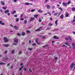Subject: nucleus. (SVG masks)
<instances>
[{
    "label": "nucleus",
    "mask_w": 75,
    "mask_h": 75,
    "mask_svg": "<svg viewBox=\"0 0 75 75\" xmlns=\"http://www.w3.org/2000/svg\"><path fill=\"white\" fill-rule=\"evenodd\" d=\"M4 41H5V42H7L8 41L7 38L6 37H4Z\"/></svg>",
    "instance_id": "f257e3e1"
},
{
    "label": "nucleus",
    "mask_w": 75,
    "mask_h": 75,
    "mask_svg": "<svg viewBox=\"0 0 75 75\" xmlns=\"http://www.w3.org/2000/svg\"><path fill=\"white\" fill-rule=\"evenodd\" d=\"M42 27H40L39 28H38V29H37L36 30H35V32H36L37 31H41V29L42 28Z\"/></svg>",
    "instance_id": "f03ea898"
},
{
    "label": "nucleus",
    "mask_w": 75,
    "mask_h": 75,
    "mask_svg": "<svg viewBox=\"0 0 75 75\" xmlns=\"http://www.w3.org/2000/svg\"><path fill=\"white\" fill-rule=\"evenodd\" d=\"M62 4L63 6H64L65 7H67V3H64V2H62Z\"/></svg>",
    "instance_id": "7ed1b4c3"
},
{
    "label": "nucleus",
    "mask_w": 75,
    "mask_h": 75,
    "mask_svg": "<svg viewBox=\"0 0 75 75\" xmlns=\"http://www.w3.org/2000/svg\"><path fill=\"white\" fill-rule=\"evenodd\" d=\"M74 66H75V64L74 63H72L70 66V67L71 68H73Z\"/></svg>",
    "instance_id": "20e7f679"
},
{
    "label": "nucleus",
    "mask_w": 75,
    "mask_h": 75,
    "mask_svg": "<svg viewBox=\"0 0 75 75\" xmlns=\"http://www.w3.org/2000/svg\"><path fill=\"white\" fill-rule=\"evenodd\" d=\"M14 41L15 42H16V43H18V39H15L14 40Z\"/></svg>",
    "instance_id": "39448f33"
},
{
    "label": "nucleus",
    "mask_w": 75,
    "mask_h": 75,
    "mask_svg": "<svg viewBox=\"0 0 75 75\" xmlns=\"http://www.w3.org/2000/svg\"><path fill=\"white\" fill-rule=\"evenodd\" d=\"M0 3L2 6H4V5H5V3L3 1H1Z\"/></svg>",
    "instance_id": "423d86ee"
},
{
    "label": "nucleus",
    "mask_w": 75,
    "mask_h": 75,
    "mask_svg": "<svg viewBox=\"0 0 75 75\" xmlns=\"http://www.w3.org/2000/svg\"><path fill=\"white\" fill-rule=\"evenodd\" d=\"M72 47L73 48L74 50H75V44L74 43H72Z\"/></svg>",
    "instance_id": "0eeeda50"
},
{
    "label": "nucleus",
    "mask_w": 75,
    "mask_h": 75,
    "mask_svg": "<svg viewBox=\"0 0 75 75\" xmlns=\"http://www.w3.org/2000/svg\"><path fill=\"white\" fill-rule=\"evenodd\" d=\"M47 7L48 9H50V8H51V6L49 5H47Z\"/></svg>",
    "instance_id": "6e6552de"
},
{
    "label": "nucleus",
    "mask_w": 75,
    "mask_h": 75,
    "mask_svg": "<svg viewBox=\"0 0 75 75\" xmlns=\"http://www.w3.org/2000/svg\"><path fill=\"white\" fill-rule=\"evenodd\" d=\"M65 16L66 17H69V15L68 13H66L65 15Z\"/></svg>",
    "instance_id": "1a4fd4ad"
},
{
    "label": "nucleus",
    "mask_w": 75,
    "mask_h": 75,
    "mask_svg": "<svg viewBox=\"0 0 75 75\" xmlns=\"http://www.w3.org/2000/svg\"><path fill=\"white\" fill-rule=\"evenodd\" d=\"M4 47H9V45L8 44H5V45H4Z\"/></svg>",
    "instance_id": "9d476101"
},
{
    "label": "nucleus",
    "mask_w": 75,
    "mask_h": 75,
    "mask_svg": "<svg viewBox=\"0 0 75 75\" xmlns=\"http://www.w3.org/2000/svg\"><path fill=\"white\" fill-rule=\"evenodd\" d=\"M71 10L73 11H75V8L74 7H73L71 8Z\"/></svg>",
    "instance_id": "9b49d317"
},
{
    "label": "nucleus",
    "mask_w": 75,
    "mask_h": 75,
    "mask_svg": "<svg viewBox=\"0 0 75 75\" xmlns=\"http://www.w3.org/2000/svg\"><path fill=\"white\" fill-rule=\"evenodd\" d=\"M35 19V18H30V21H33V20H34Z\"/></svg>",
    "instance_id": "f8f14e48"
},
{
    "label": "nucleus",
    "mask_w": 75,
    "mask_h": 75,
    "mask_svg": "<svg viewBox=\"0 0 75 75\" xmlns=\"http://www.w3.org/2000/svg\"><path fill=\"white\" fill-rule=\"evenodd\" d=\"M38 16V15L35 14L34 15V17L35 18H37Z\"/></svg>",
    "instance_id": "ddd939ff"
},
{
    "label": "nucleus",
    "mask_w": 75,
    "mask_h": 75,
    "mask_svg": "<svg viewBox=\"0 0 75 75\" xmlns=\"http://www.w3.org/2000/svg\"><path fill=\"white\" fill-rule=\"evenodd\" d=\"M22 35L23 36H24L25 35V32H23L22 33Z\"/></svg>",
    "instance_id": "4468645a"
},
{
    "label": "nucleus",
    "mask_w": 75,
    "mask_h": 75,
    "mask_svg": "<svg viewBox=\"0 0 75 75\" xmlns=\"http://www.w3.org/2000/svg\"><path fill=\"white\" fill-rule=\"evenodd\" d=\"M8 12H10V11H9V10H7L5 11V14H6V13H8Z\"/></svg>",
    "instance_id": "2eb2a0df"
},
{
    "label": "nucleus",
    "mask_w": 75,
    "mask_h": 75,
    "mask_svg": "<svg viewBox=\"0 0 75 75\" xmlns=\"http://www.w3.org/2000/svg\"><path fill=\"white\" fill-rule=\"evenodd\" d=\"M0 24H1V25H4V23H2V21H0Z\"/></svg>",
    "instance_id": "dca6fc26"
},
{
    "label": "nucleus",
    "mask_w": 75,
    "mask_h": 75,
    "mask_svg": "<svg viewBox=\"0 0 75 75\" xmlns=\"http://www.w3.org/2000/svg\"><path fill=\"white\" fill-rule=\"evenodd\" d=\"M14 28L15 29V30H18V28H17V26H14Z\"/></svg>",
    "instance_id": "f3484780"
},
{
    "label": "nucleus",
    "mask_w": 75,
    "mask_h": 75,
    "mask_svg": "<svg viewBox=\"0 0 75 75\" xmlns=\"http://www.w3.org/2000/svg\"><path fill=\"white\" fill-rule=\"evenodd\" d=\"M27 20H25L23 24H27Z\"/></svg>",
    "instance_id": "a211bd4d"
},
{
    "label": "nucleus",
    "mask_w": 75,
    "mask_h": 75,
    "mask_svg": "<svg viewBox=\"0 0 75 75\" xmlns=\"http://www.w3.org/2000/svg\"><path fill=\"white\" fill-rule=\"evenodd\" d=\"M58 8L59 9V10H61V11H63V10L62 9V8L61 7H59Z\"/></svg>",
    "instance_id": "6ab92c4d"
},
{
    "label": "nucleus",
    "mask_w": 75,
    "mask_h": 75,
    "mask_svg": "<svg viewBox=\"0 0 75 75\" xmlns=\"http://www.w3.org/2000/svg\"><path fill=\"white\" fill-rule=\"evenodd\" d=\"M60 18H61V19H62L63 18H64V15H61L60 16Z\"/></svg>",
    "instance_id": "aec40b11"
},
{
    "label": "nucleus",
    "mask_w": 75,
    "mask_h": 75,
    "mask_svg": "<svg viewBox=\"0 0 75 75\" xmlns=\"http://www.w3.org/2000/svg\"><path fill=\"white\" fill-rule=\"evenodd\" d=\"M71 1H69L68 2L67 4L68 5H69V4H71Z\"/></svg>",
    "instance_id": "412c9836"
},
{
    "label": "nucleus",
    "mask_w": 75,
    "mask_h": 75,
    "mask_svg": "<svg viewBox=\"0 0 75 75\" xmlns=\"http://www.w3.org/2000/svg\"><path fill=\"white\" fill-rule=\"evenodd\" d=\"M14 52H15V51L14 50L12 51L11 54H14Z\"/></svg>",
    "instance_id": "4be33fe9"
},
{
    "label": "nucleus",
    "mask_w": 75,
    "mask_h": 75,
    "mask_svg": "<svg viewBox=\"0 0 75 75\" xmlns=\"http://www.w3.org/2000/svg\"><path fill=\"white\" fill-rule=\"evenodd\" d=\"M38 12V13H42L43 11L41 10H39Z\"/></svg>",
    "instance_id": "5701e85b"
},
{
    "label": "nucleus",
    "mask_w": 75,
    "mask_h": 75,
    "mask_svg": "<svg viewBox=\"0 0 75 75\" xmlns=\"http://www.w3.org/2000/svg\"><path fill=\"white\" fill-rule=\"evenodd\" d=\"M48 26H52V25H53V24H51V23H50L49 25H48Z\"/></svg>",
    "instance_id": "b1692460"
},
{
    "label": "nucleus",
    "mask_w": 75,
    "mask_h": 75,
    "mask_svg": "<svg viewBox=\"0 0 75 75\" xmlns=\"http://www.w3.org/2000/svg\"><path fill=\"white\" fill-rule=\"evenodd\" d=\"M16 22H17L18 21H19V18H16Z\"/></svg>",
    "instance_id": "393cba45"
},
{
    "label": "nucleus",
    "mask_w": 75,
    "mask_h": 75,
    "mask_svg": "<svg viewBox=\"0 0 75 75\" xmlns=\"http://www.w3.org/2000/svg\"><path fill=\"white\" fill-rule=\"evenodd\" d=\"M24 67V66H22V67H21L20 68H19V71H21V69H22V68Z\"/></svg>",
    "instance_id": "a878e982"
},
{
    "label": "nucleus",
    "mask_w": 75,
    "mask_h": 75,
    "mask_svg": "<svg viewBox=\"0 0 75 75\" xmlns=\"http://www.w3.org/2000/svg\"><path fill=\"white\" fill-rule=\"evenodd\" d=\"M69 38L70 41H72V39L70 36H69Z\"/></svg>",
    "instance_id": "bb28decb"
},
{
    "label": "nucleus",
    "mask_w": 75,
    "mask_h": 75,
    "mask_svg": "<svg viewBox=\"0 0 75 75\" xmlns=\"http://www.w3.org/2000/svg\"><path fill=\"white\" fill-rule=\"evenodd\" d=\"M26 33H31V32H30V31L27 30L26 31Z\"/></svg>",
    "instance_id": "cd10ccee"
},
{
    "label": "nucleus",
    "mask_w": 75,
    "mask_h": 75,
    "mask_svg": "<svg viewBox=\"0 0 75 75\" xmlns=\"http://www.w3.org/2000/svg\"><path fill=\"white\" fill-rule=\"evenodd\" d=\"M16 13V11L14 10V11L12 13V14H14Z\"/></svg>",
    "instance_id": "c85d7f7f"
},
{
    "label": "nucleus",
    "mask_w": 75,
    "mask_h": 75,
    "mask_svg": "<svg viewBox=\"0 0 75 75\" xmlns=\"http://www.w3.org/2000/svg\"><path fill=\"white\" fill-rule=\"evenodd\" d=\"M25 4L26 5H29V3H28V2L25 3Z\"/></svg>",
    "instance_id": "c756f323"
},
{
    "label": "nucleus",
    "mask_w": 75,
    "mask_h": 75,
    "mask_svg": "<svg viewBox=\"0 0 75 75\" xmlns=\"http://www.w3.org/2000/svg\"><path fill=\"white\" fill-rule=\"evenodd\" d=\"M22 54V52H21V51H20L18 53V55H20V54Z\"/></svg>",
    "instance_id": "7c9ffc66"
},
{
    "label": "nucleus",
    "mask_w": 75,
    "mask_h": 75,
    "mask_svg": "<svg viewBox=\"0 0 75 75\" xmlns=\"http://www.w3.org/2000/svg\"><path fill=\"white\" fill-rule=\"evenodd\" d=\"M51 29V28H47L46 29V30H50Z\"/></svg>",
    "instance_id": "2f4dec72"
},
{
    "label": "nucleus",
    "mask_w": 75,
    "mask_h": 75,
    "mask_svg": "<svg viewBox=\"0 0 75 75\" xmlns=\"http://www.w3.org/2000/svg\"><path fill=\"white\" fill-rule=\"evenodd\" d=\"M64 44H65L66 45H68L69 46V45L68 44V43H65Z\"/></svg>",
    "instance_id": "473e14b6"
},
{
    "label": "nucleus",
    "mask_w": 75,
    "mask_h": 75,
    "mask_svg": "<svg viewBox=\"0 0 75 75\" xmlns=\"http://www.w3.org/2000/svg\"><path fill=\"white\" fill-rule=\"evenodd\" d=\"M35 11V9H33L31 10V12H34V11Z\"/></svg>",
    "instance_id": "72a5a7b5"
},
{
    "label": "nucleus",
    "mask_w": 75,
    "mask_h": 75,
    "mask_svg": "<svg viewBox=\"0 0 75 75\" xmlns=\"http://www.w3.org/2000/svg\"><path fill=\"white\" fill-rule=\"evenodd\" d=\"M3 64H4V62H1L0 63V65H3Z\"/></svg>",
    "instance_id": "f704fd0d"
},
{
    "label": "nucleus",
    "mask_w": 75,
    "mask_h": 75,
    "mask_svg": "<svg viewBox=\"0 0 75 75\" xmlns=\"http://www.w3.org/2000/svg\"><path fill=\"white\" fill-rule=\"evenodd\" d=\"M32 45L33 46H34V45H36V43H34L32 44Z\"/></svg>",
    "instance_id": "c9c22d12"
},
{
    "label": "nucleus",
    "mask_w": 75,
    "mask_h": 75,
    "mask_svg": "<svg viewBox=\"0 0 75 75\" xmlns=\"http://www.w3.org/2000/svg\"><path fill=\"white\" fill-rule=\"evenodd\" d=\"M3 59H6V60L7 59H8V58L7 57L3 58Z\"/></svg>",
    "instance_id": "e433bc0d"
},
{
    "label": "nucleus",
    "mask_w": 75,
    "mask_h": 75,
    "mask_svg": "<svg viewBox=\"0 0 75 75\" xmlns=\"http://www.w3.org/2000/svg\"><path fill=\"white\" fill-rule=\"evenodd\" d=\"M54 59H55V62L54 63H56V61L57 60V57H54Z\"/></svg>",
    "instance_id": "4c0bfd02"
},
{
    "label": "nucleus",
    "mask_w": 75,
    "mask_h": 75,
    "mask_svg": "<svg viewBox=\"0 0 75 75\" xmlns=\"http://www.w3.org/2000/svg\"><path fill=\"white\" fill-rule=\"evenodd\" d=\"M39 22H41L42 21V20L41 19V18H40L39 20Z\"/></svg>",
    "instance_id": "58836bf2"
},
{
    "label": "nucleus",
    "mask_w": 75,
    "mask_h": 75,
    "mask_svg": "<svg viewBox=\"0 0 75 75\" xmlns=\"http://www.w3.org/2000/svg\"><path fill=\"white\" fill-rule=\"evenodd\" d=\"M36 44H37L38 45H40L41 44V43H39L38 42L36 43Z\"/></svg>",
    "instance_id": "ea45409f"
},
{
    "label": "nucleus",
    "mask_w": 75,
    "mask_h": 75,
    "mask_svg": "<svg viewBox=\"0 0 75 75\" xmlns=\"http://www.w3.org/2000/svg\"><path fill=\"white\" fill-rule=\"evenodd\" d=\"M3 9H4V10H6V8H7L5 7H3Z\"/></svg>",
    "instance_id": "a19ab883"
},
{
    "label": "nucleus",
    "mask_w": 75,
    "mask_h": 75,
    "mask_svg": "<svg viewBox=\"0 0 75 75\" xmlns=\"http://www.w3.org/2000/svg\"><path fill=\"white\" fill-rule=\"evenodd\" d=\"M64 47H67V46H66V45H63L62 46V47H64Z\"/></svg>",
    "instance_id": "79ce46f5"
},
{
    "label": "nucleus",
    "mask_w": 75,
    "mask_h": 75,
    "mask_svg": "<svg viewBox=\"0 0 75 75\" xmlns=\"http://www.w3.org/2000/svg\"><path fill=\"white\" fill-rule=\"evenodd\" d=\"M53 38H54V39H57V37L56 36H54Z\"/></svg>",
    "instance_id": "37998d69"
},
{
    "label": "nucleus",
    "mask_w": 75,
    "mask_h": 75,
    "mask_svg": "<svg viewBox=\"0 0 75 75\" xmlns=\"http://www.w3.org/2000/svg\"><path fill=\"white\" fill-rule=\"evenodd\" d=\"M7 52V51L5 50L4 52L5 54H6Z\"/></svg>",
    "instance_id": "c03bdc74"
},
{
    "label": "nucleus",
    "mask_w": 75,
    "mask_h": 75,
    "mask_svg": "<svg viewBox=\"0 0 75 75\" xmlns=\"http://www.w3.org/2000/svg\"><path fill=\"white\" fill-rule=\"evenodd\" d=\"M29 50H30V51H31V50H33V49H32V48H30L29 49Z\"/></svg>",
    "instance_id": "a18cd8bd"
},
{
    "label": "nucleus",
    "mask_w": 75,
    "mask_h": 75,
    "mask_svg": "<svg viewBox=\"0 0 75 75\" xmlns=\"http://www.w3.org/2000/svg\"><path fill=\"white\" fill-rule=\"evenodd\" d=\"M13 45H17V44H16V43H13Z\"/></svg>",
    "instance_id": "49530a36"
},
{
    "label": "nucleus",
    "mask_w": 75,
    "mask_h": 75,
    "mask_svg": "<svg viewBox=\"0 0 75 75\" xmlns=\"http://www.w3.org/2000/svg\"><path fill=\"white\" fill-rule=\"evenodd\" d=\"M35 42H36V43L38 42V40L36 39L35 40Z\"/></svg>",
    "instance_id": "de8ad7c7"
},
{
    "label": "nucleus",
    "mask_w": 75,
    "mask_h": 75,
    "mask_svg": "<svg viewBox=\"0 0 75 75\" xmlns=\"http://www.w3.org/2000/svg\"><path fill=\"white\" fill-rule=\"evenodd\" d=\"M21 21H23V20H24V18H21Z\"/></svg>",
    "instance_id": "09e8293b"
},
{
    "label": "nucleus",
    "mask_w": 75,
    "mask_h": 75,
    "mask_svg": "<svg viewBox=\"0 0 75 75\" xmlns=\"http://www.w3.org/2000/svg\"><path fill=\"white\" fill-rule=\"evenodd\" d=\"M49 1H48V0H45V2L46 3L48 2Z\"/></svg>",
    "instance_id": "8fccbe9b"
},
{
    "label": "nucleus",
    "mask_w": 75,
    "mask_h": 75,
    "mask_svg": "<svg viewBox=\"0 0 75 75\" xmlns=\"http://www.w3.org/2000/svg\"><path fill=\"white\" fill-rule=\"evenodd\" d=\"M24 70L25 71H26V70H27V69H26V68H24Z\"/></svg>",
    "instance_id": "3c124183"
},
{
    "label": "nucleus",
    "mask_w": 75,
    "mask_h": 75,
    "mask_svg": "<svg viewBox=\"0 0 75 75\" xmlns=\"http://www.w3.org/2000/svg\"><path fill=\"white\" fill-rule=\"evenodd\" d=\"M17 16H18V15H15L14 16V17H17Z\"/></svg>",
    "instance_id": "603ef678"
},
{
    "label": "nucleus",
    "mask_w": 75,
    "mask_h": 75,
    "mask_svg": "<svg viewBox=\"0 0 75 75\" xmlns=\"http://www.w3.org/2000/svg\"><path fill=\"white\" fill-rule=\"evenodd\" d=\"M23 15L21 14V15L20 16V17L21 18V17H23Z\"/></svg>",
    "instance_id": "864d4df0"
},
{
    "label": "nucleus",
    "mask_w": 75,
    "mask_h": 75,
    "mask_svg": "<svg viewBox=\"0 0 75 75\" xmlns=\"http://www.w3.org/2000/svg\"><path fill=\"white\" fill-rule=\"evenodd\" d=\"M29 70L30 71V72H32V70H31V69H29Z\"/></svg>",
    "instance_id": "5fc2aeb1"
},
{
    "label": "nucleus",
    "mask_w": 75,
    "mask_h": 75,
    "mask_svg": "<svg viewBox=\"0 0 75 75\" xmlns=\"http://www.w3.org/2000/svg\"><path fill=\"white\" fill-rule=\"evenodd\" d=\"M65 39L66 40H67V41L68 40H69V39L67 38H66Z\"/></svg>",
    "instance_id": "6e6d98bb"
},
{
    "label": "nucleus",
    "mask_w": 75,
    "mask_h": 75,
    "mask_svg": "<svg viewBox=\"0 0 75 75\" xmlns=\"http://www.w3.org/2000/svg\"><path fill=\"white\" fill-rule=\"evenodd\" d=\"M42 39H45V37H42Z\"/></svg>",
    "instance_id": "4d7b16f0"
},
{
    "label": "nucleus",
    "mask_w": 75,
    "mask_h": 75,
    "mask_svg": "<svg viewBox=\"0 0 75 75\" xmlns=\"http://www.w3.org/2000/svg\"><path fill=\"white\" fill-rule=\"evenodd\" d=\"M75 19H73V21H72V22L74 23V22H75Z\"/></svg>",
    "instance_id": "13d9d810"
},
{
    "label": "nucleus",
    "mask_w": 75,
    "mask_h": 75,
    "mask_svg": "<svg viewBox=\"0 0 75 75\" xmlns=\"http://www.w3.org/2000/svg\"><path fill=\"white\" fill-rule=\"evenodd\" d=\"M20 35V34L19 33H17V35H18V36H19Z\"/></svg>",
    "instance_id": "bf43d9fd"
},
{
    "label": "nucleus",
    "mask_w": 75,
    "mask_h": 75,
    "mask_svg": "<svg viewBox=\"0 0 75 75\" xmlns=\"http://www.w3.org/2000/svg\"><path fill=\"white\" fill-rule=\"evenodd\" d=\"M10 66V64L8 63L7 65V67H8V66Z\"/></svg>",
    "instance_id": "052dcab7"
},
{
    "label": "nucleus",
    "mask_w": 75,
    "mask_h": 75,
    "mask_svg": "<svg viewBox=\"0 0 75 75\" xmlns=\"http://www.w3.org/2000/svg\"><path fill=\"white\" fill-rule=\"evenodd\" d=\"M23 65V63H21L20 64V66H22Z\"/></svg>",
    "instance_id": "680f3d73"
},
{
    "label": "nucleus",
    "mask_w": 75,
    "mask_h": 75,
    "mask_svg": "<svg viewBox=\"0 0 75 75\" xmlns=\"http://www.w3.org/2000/svg\"><path fill=\"white\" fill-rule=\"evenodd\" d=\"M50 20H52V18H50Z\"/></svg>",
    "instance_id": "e2e57ef3"
},
{
    "label": "nucleus",
    "mask_w": 75,
    "mask_h": 75,
    "mask_svg": "<svg viewBox=\"0 0 75 75\" xmlns=\"http://www.w3.org/2000/svg\"><path fill=\"white\" fill-rule=\"evenodd\" d=\"M57 15V13H54V16H56Z\"/></svg>",
    "instance_id": "0e129e2a"
},
{
    "label": "nucleus",
    "mask_w": 75,
    "mask_h": 75,
    "mask_svg": "<svg viewBox=\"0 0 75 75\" xmlns=\"http://www.w3.org/2000/svg\"><path fill=\"white\" fill-rule=\"evenodd\" d=\"M31 41L30 40H29V44H31Z\"/></svg>",
    "instance_id": "69168bd1"
},
{
    "label": "nucleus",
    "mask_w": 75,
    "mask_h": 75,
    "mask_svg": "<svg viewBox=\"0 0 75 75\" xmlns=\"http://www.w3.org/2000/svg\"><path fill=\"white\" fill-rule=\"evenodd\" d=\"M73 34H74V35H75V32H74V31L73 32Z\"/></svg>",
    "instance_id": "338daca9"
},
{
    "label": "nucleus",
    "mask_w": 75,
    "mask_h": 75,
    "mask_svg": "<svg viewBox=\"0 0 75 75\" xmlns=\"http://www.w3.org/2000/svg\"><path fill=\"white\" fill-rule=\"evenodd\" d=\"M57 7H59V6H60V5L58 4H57Z\"/></svg>",
    "instance_id": "774afa93"
}]
</instances>
